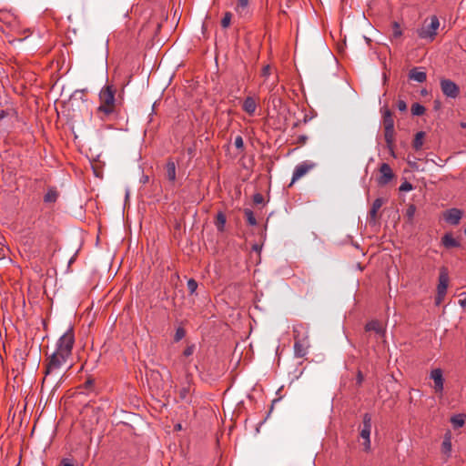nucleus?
Masks as SVG:
<instances>
[{
	"label": "nucleus",
	"instance_id": "9",
	"mask_svg": "<svg viewBox=\"0 0 466 466\" xmlns=\"http://www.w3.org/2000/svg\"><path fill=\"white\" fill-rule=\"evenodd\" d=\"M316 164L311 161H303L297 165L294 168L290 186L297 180L304 177L309 171L313 169Z\"/></svg>",
	"mask_w": 466,
	"mask_h": 466
},
{
	"label": "nucleus",
	"instance_id": "29",
	"mask_svg": "<svg viewBox=\"0 0 466 466\" xmlns=\"http://www.w3.org/2000/svg\"><path fill=\"white\" fill-rule=\"evenodd\" d=\"M232 15L229 12H226L222 20H221V26L223 28H227L229 26L231 22Z\"/></svg>",
	"mask_w": 466,
	"mask_h": 466
},
{
	"label": "nucleus",
	"instance_id": "2",
	"mask_svg": "<svg viewBox=\"0 0 466 466\" xmlns=\"http://www.w3.org/2000/svg\"><path fill=\"white\" fill-rule=\"evenodd\" d=\"M116 88L106 85L98 94L99 105L96 115L102 121H109L117 117L118 107L116 100Z\"/></svg>",
	"mask_w": 466,
	"mask_h": 466
},
{
	"label": "nucleus",
	"instance_id": "1",
	"mask_svg": "<svg viewBox=\"0 0 466 466\" xmlns=\"http://www.w3.org/2000/svg\"><path fill=\"white\" fill-rule=\"evenodd\" d=\"M75 334L70 327L57 340L55 351L46 360V377L57 374L72 356Z\"/></svg>",
	"mask_w": 466,
	"mask_h": 466
},
{
	"label": "nucleus",
	"instance_id": "15",
	"mask_svg": "<svg viewBox=\"0 0 466 466\" xmlns=\"http://www.w3.org/2000/svg\"><path fill=\"white\" fill-rule=\"evenodd\" d=\"M384 201L382 198H376L374 200V202L372 203V206H371V208L369 212V218H368V221L370 224H372V225H375L377 223V219H378V211L380 210V208L382 207Z\"/></svg>",
	"mask_w": 466,
	"mask_h": 466
},
{
	"label": "nucleus",
	"instance_id": "26",
	"mask_svg": "<svg viewBox=\"0 0 466 466\" xmlns=\"http://www.w3.org/2000/svg\"><path fill=\"white\" fill-rule=\"evenodd\" d=\"M410 110L413 116H421L425 113V107L419 103H414Z\"/></svg>",
	"mask_w": 466,
	"mask_h": 466
},
{
	"label": "nucleus",
	"instance_id": "35",
	"mask_svg": "<svg viewBox=\"0 0 466 466\" xmlns=\"http://www.w3.org/2000/svg\"><path fill=\"white\" fill-rule=\"evenodd\" d=\"M277 83L278 77L275 76V78L270 83H267V80H265L263 84L266 85L268 91L271 92L276 87Z\"/></svg>",
	"mask_w": 466,
	"mask_h": 466
},
{
	"label": "nucleus",
	"instance_id": "25",
	"mask_svg": "<svg viewBox=\"0 0 466 466\" xmlns=\"http://www.w3.org/2000/svg\"><path fill=\"white\" fill-rule=\"evenodd\" d=\"M244 215H245V218L247 219V222L250 225V226H255L257 225V219L254 216V213L252 210L247 208L244 210Z\"/></svg>",
	"mask_w": 466,
	"mask_h": 466
},
{
	"label": "nucleus",
	"instance_id": "27",
	"mask_svg": "<svg viewBox=\"0 0 466 466\" xmlns=\"http://www.w3.org/2000/svg\"><path fill=\"white\" fill-rule=\"evenodd\" d=\"M226 224V217L222 213H218L217 216L216 226L219 231L224 229Z\"/></svg>",
	"mask_w": 466,
	"mask_h": 466
},
{
	"label": "nucleus",
	"instance_id": "10",
	"mask_svg": "<svg viewBox=\"0 0 466 466\" xmlns=\"http://www.w3.org/2000/svg\"><path fill=\"white\" fill-rule=\"evenodd\" d=\"M380 176L378 178L380 185H387L394 177L391 167L387 163H382L380 167Z\"/></svg>",
	"mask_w": 466,
	"mask_h": 466
},
{
	"label": "nucleus",
	"instance_id": "40",
	"mask_svg": "<svg viewBox=\"0 0 466 466\" xmlns=\"http://www.w3.org/2000/svg\"><path fill=\"white\" fill-rule=\"evenodd\" d=\"M415 211H416V208L414 205H410L408 208H407V212H406V215L407 217L411 219L415 214Z\"/></svg>",
	"mask_w": 466,
	"mask_h": 466
},
{
	"label": "nucleus",
	"instance_id": "45",
	"mask_svg": "<svg viewBox=\"0 0 466 466\" xmlns=\"http://www.w3.org/2000/svg\"><path fill=\"white\" fill-rule=\"evenodd\" d=\"M61 466H75L68 459H63L61 461Z\"/></svg>",
	"mask_w": 466,
	"mask_h": 466
},
{
	"label": "nucleus",
	"instance_id": "34",
	"mask_svg": "<svg viewBox=\"0 0 466 466\" xmlns=\"http://www.w3.org/2000/svg\"><path fill=\"white\" fill-rule=\"evenodd\" d=\"M417 160H418V158H417V157H412V159H411V158H410V157L409 156V157H408V164H409V166H410L412 169H416V170H418V169H419V166H418Z\"/></svg>",
	"mask_w": 466,
	"mask_h": 466
},
{
	"label": "nucleus",
	"instance_id": "41",
	"mask_svg": "<svg viewBox=\"0 0 466 466\" xmlns=\"http://www.w3.org/2000/svg\"><path fill=\"white\" fill-rule=\"evenodd\" d=\"M188 394H189V388L184 387L180 390L179 396L182 400H187Z\"/></svg>",
	"mask_w": 466,
	"mask_h": 466
},
{
	"label": "nucleus",
	"instance_id": "44",
	"mask_svg": "<svg viewBox=\"0 0 466 466\" xmlns=\"http://www.w3.org/2000/svg\"><path fill=\"white\" fill-rule=\"evenodd\" d=\"M94 385V380L93 379H88L85 383H84V387L86 389H91Z\"/></svg>",
	"mask_w": 466,
	"mask_h": 466
},
{
	"label": "nucleus",
	"instance_id": "21",
	"mask_svg": "<svg viewBox=\"0 0 466 466\" xmlns=\"http://www.w3.org/2000/svg\"><path fill=\"white\" fill-rule=\"evenodd\" d=\"M425 133L423 131H420L415 135V137L413 139L412 146L415 150H420L423 145V138H424Z\"/></svg>",
	"mask_w": 466,
	"mask_h": 466
},
{
	"label": "nucleus",
	"instance_id": "11",
	"mask_svg": "<svg viewBox=\"0 0 466 466\" xmlns=\"http://www.w3.org/2000/svg\"><path fill=\"white\" fill-rule=\"evenodd\" d=\"M431 378L434 381V390L436 393H442L443 391V384L444 380L442 376V371L441 369H435L431 372Z\"/></svg>",
	"mask_w": 466,
	"mask_h": 466
},
{
	"label": "nucleus",
	"instance_id": "23",
	"mask_svg": "<svg viewBox=\"0 0 466 466\" xmlns=\"http://www.w3.org/2000/svg\"><path fill=\"white\" fill-rule=\"evenodd\" d=\"M58 194L55 189H49L44 196V201L46 203H53L57 199Z\"/></svg>",
	"mask_w": 466,
	"mask_h": 466
},
{
	"label": "nucleus",
	"instance_id": "12",
	"mask_svg": "<svg viewBox=\"0 0 466 466\" xmlns=\"http://www.w3.org/2000/svg\"><path fill=\"white\" fill-rule=\"evenodd\" d=\"M365 330L368 332H375L379 339H384L386 333L385 328L379 320H371L368 322L365 326Z\"/></svg>",
	"mask_w": 466,
	"mask_h": 466
},
{
	"label": "nucleus",
	"instance_id": "14",
	"mask_svg": "<svg viewBox=\"0 0 466 466\" xmlns=\"http://www.w3.org/2000/svg\"><path fill=\"white\" fill-rule=\"evenodd\" d=\"M235 11L240 17L250 16L249 0H237Z\"/></svg>",
	"mask_w": 466,
	"mask_h": 466
},
{
	"label": "nucleus",
	"instance_id": "30",
	"mask_svg": "<svg viewBox=\"0 0 466 466\" xmlns=\"http://www.w3.org/2000/svg\"><path fill=\"white\" fill-rule=\"evenodd\" d=\"M187 289L189 294H194L198 289V282L194 279H190L187 280Z\"/></svg>",
	"mask_w": 466,
	"mask_h": 466
},
{
	"label": "nucleus",
	"instance_id": "31",
	"mask_svg": "<svg viewBox=\"0 0 466 466\" xmlns=\"http://www.w3.org/2000/svg\"><path fill=\"white\" fill-rule=\"evenodd\" d=\"M1 25L4 26V25L11 24L10 18L12 15L9 13L4 12L1 10Z\"/></svg>",
	"mask_w": 466,
	"mask_h": 466
},
{
	"label": "nucleus",
	"instance_id": "42",
	"mask_svg": "<svg viewBox=\"0 0 466 466\" xmlns=\"http://www.w3.org/2000/svg\"><path fill=\"white\" fill-rule=\"evenodd\" d=\"M270 72H271V68L270 66L268 65V66H265L263 68H262V76H264L266 79L269 77L270 76Z\"/></svg>",
	"mask_w": 466,
	"mask_h": 466
},
{
	"label": "nucleus",
	"instance_id": "28",
	"mask_svg": "<svg viewBox=\"0 0 466 466\" xmlns=\"http://www.w3.org/2000/svg\"><path fill=\"white\" fill-rule=\"evenodd\" d=\"M402 35V30L400 28V25L398 22L392 23V36L394 38H399Z\"/></svg>",
	"mask_w": 466,
	"mask_h": 466
},
{
	"label": "nucleus",
	"instance_id": "32",
	"mask_svg": "<svg viewBox=\"0 0 466 466\" xmlns=\"http://www.w3.org/2000/svg\"><path fill=\"white\" fill-rule=\"evenodd\" d=\"M186 335V331L183 328H177L175 333L174 340L176 342L181 340Z\"/></svg>",
	"mask_w": 466,
	"mask_h": 466
},
{
	"label": "nucleus",
	"instance_id": "16",
	"mask_svg": "<svg viewBox=\"0 0 466 466\" xmlns=\"http://www.w3.org/2000/svg\"><path fill=\"white\" fill-rule=\"evenodd\" d=\"M242 108L249 116H253L257 109V102L252 96H248L243 102Z\"/></svg>",
	"mask_w": 466,
	"mask_h": 466
},
{
	"label": "nucleus",
	"instance_id": "48",
	"mask_svg": "<svg viewBox=\"0 0 466 466\" xmlns=\"http://www.w3.org/2000/svg\"><path fill=\"white\" fill-rule=\"evenodd\" d=\"M175 429L176 430H181V425L180 424L176 425Z\"/></svg>",
	"mask_w": 466,
	"mask_h": 466
},
{
	"label": "nucleus",
	"instance_id": "8",
	"mask_svg": "<svg viewBox=\"0 0 466 466\" xmlns=\"http://www.w3.org/2000/svg\"><path fill=\"white\" fill-rule=\"evenodd\" d=\"M440 85L443 95L447 97L455 98L458 96L460 88L453 81L447 78H441Z\"/></svg>",
	"mask_w": 466,
	"mask_h": 466
},
{
	"label": "nucleus",
	"instance_id": "3",
	"mask_svg": "<svg viewBox=\"0 0 466 466\" xmlns=\"http://www.w3.org/2000/svg\"><path fill=\"white\" fill-rule=\"evenodd\" d=\"M294 355L296 358H303L309 352V327L304 323L293 326Z\"/></svg>",
	"mask_w": 466,
	"mask_h": 466
},
{
	"label": "nucleus",
	"instance_id": "6",
	"mask_svg": "<svg viewBox=\"0 0 466 466\" xmlns=\"http://www.w3.org/2000/svg\"><path fill=\"white\" fill-rule=\"evenodd\" d=\"M449 284V275L445 268H441L439 275V284L437 287V295L435 297V304L439 306L447 293Z\"/></svg>",
	"mask_w": 466,
	"mask_h": 466
},
{
	"label": "nucleus",
	"instance_id": "19",
	"mask_svg": "<svg viewBox=\"0 0 466 466\" xmlns=\"http://www.w3.org/2000/svg\"><path fill=\"white\" fill-rule=\"evenodd\" d=\"M409 78L419 83H423L426 81L427 75L424 71H420L418 68H413L409 73Z\"/></svg>",
	"mask_w": 466,
	"mask_h": 466
},
{
	"label": "nucleus",
	"instance_id": "4",
	"mask_svg": "<svg viewBox=\"0 0 466 466\" xmlns=\"http://www.w3.org/2000/svg\"><path fill=\"white\" fill-rule=\"evenodd\" d=\"M383 113V127H384V138L387 144V147L393 155V143H394V119L391 111L384 106L382 108Z\"/></svg>",
	"mask_w": 466,
	"mask_h": 466
},
{
	"label": "nucleus",
	"instance_id": "46",
	"mask_svg": "<svg viewBox=\"0 0 466 466\" xmlns=\"http://www.w3.org/2000/svg\"><path fill=\"white\" fill-rule=\"evenodd\" d=\"M307 139H308V137L306 136H299L298 137V143L303 145L306 143Z\"/></svg>",
	"mask_w": 466,
	"mask_h": 466
},
{
	"label": "nucleus",
	"instance_id": "18",
	"mask_svg": "<svg viewBox=\"0 0 466 466\" xmlns=\"http://www.w3.org/2000/svg\"><path fill=\"white\" fill-rule=\"evenodd\" d=\"M442 245L447 248L460 247V242L451 233H446L441 238Z\"/></svg>",
	"mask_w": 466,
	"mask_h": 466
},
{
	"label": "nucleus",
	"instance_id": "47",
	"mask_svg": "<svg viewBox=\"0 0 466 466\" xmlns=\"http://www.w3.org/2000/svg\"><path fill=\"white\" fill-rule=\"evenodd\" d=\"M253 249H254L255 251H257V252H259V251H260V249H261V248H259L258 245H254V246H253Z\"/></svg>",
	"mask_w": 466,
	"mask_h": 466
},
{
	"label": "nucleus",
	"instance_id": "20",
	"mask_svg": "<svg viewBox=\"0 0 466 466\" xmlns=\"http://www.w3.org/2000/svg\"><path fill=\"white\" fill-rule=\"evenodd\" d=\"M167 178L174 182L176 180V165L173 161H168L166 165Z\"/></svg>",
	"mask_w": 466,
	"mask_h": 466
},
{
	"label": "nucleus",
	"instance_id": "13",
	"mask_svg": "<svg viewBox=\"0 0 466 466\" xmlns=\"http://www.w3.org/2000/svg\"><path fill=\"white\" fill-rule=\"evenodd\" d=\"M461 217L462 212L458 208L448 209L443 215L445 221L451 225L459 224L460 220L461 219Z\"/></svg>",
	"mask_w": 466,
	"mask_h": 466
},
{
	"label": "nucleus",
	"instance_id": "39",
	"mask_svg": "<svg viewBox=\"0 0 466 466\" xmlns=\"http://www.w3.org/2000/svg\"><path fill=\"white\" fill-rule=\"evenodd\" d=\"M253 202L257 205L264 202V197L260 193H257L253 196Z\"/></svg>",
	"mask_w": 466,
	"mask_h": 466
},
{
	"label": "nucleus",
	"instance_id": "24",
	"mask_svg": "<svg viewBox=\"0 0 466 466\" xmlns=\"http://www.w3.org/2000/svg\"><path fill=\"white\" fill-rule=\"evenodd\" d=\"M6 117H8L10 119L16 118L15 110L13 108H7L5 110H1L0 111V120H4Z\"/></svg>",
	"mask_w": 466,
	"mask_h": 466
},
{
	"label": "nucleus",
	"instance_id": "36",
	"mask_svg": "<svg viewBox=\"0 0 466 466\" xmlns=\"http://www.w3.org/2000/svg\"><path fill=\"white\" fill-rule=\"evenodd\" d=\"M396 106L400 112H405L407 110V104L404 100H398Z\"/></svg>",
	"mask_w": 466,
	"mask_h": 466
},
{
	"label": "nucleus",
	"instance_id": "5",
	"mask_svg": "<svg viewBox=\"0 0 466 466\" xmlns=\"http://www.w3.org/2000/svg\"><path fill=\"white\" fill-rule=\"evenodd\" d=\"M440 27V21L436 15H432L431 17V21L429 24L426 22L424 25L418 29L417 33L420 38L421 39H429L432 41L437 35V30Z\"/></svg>",
	"mask_w": 466,
	"mask_h": 466
},
{
	"label": "nucleus",
	"instance_id": "22",
	"mask_svg": "<svg viewBox=\"0 0 466 466\" xmlns=\"http://www.w3.org/2000/svg\"><path fill=\"white\" fill-rule=\"evenodd\" d=\"M451 422L454 428H461L464 425L465 415L464 414L454 415L451 418Z\"/></svg>",
	"mask_w": 466,
	"mask_h": 466
},
{
	"label": "nucleus",
	"instance_id": "33",
	"mask_svg": "<svg viewBox=\"0 0 466 466\" xmlns=\"http://www.w3.org/2000/svg\"><path fill=\"white\" fill-rule=\"evenodd\" d=\"M412 189H413V187H412L411 183H410L409 181H404L400 186V191L408 192Z\"/></svg>",
	"mask_w": 466,
	"mask_h": 466
},
{
	"label": "nucleus",
	"instance_id": "7",
	"mask_svg": "<svg viewBox=\"0 0 466 466\" xmlns=\"http://www.w3.org/2000/svg\"><path fill=\"white\" fill-rule=\"evenodd\" d=\"M371 415L365 413L362 420V428L360 430V437L364 440L363 446L366 451L370 450V431H371Z\"/></svg>",
	"mask_w": 466,
	"mask_h": 466
},
{
	"label": "nucleus",
	"instance_id": "43",
	"mask_svg": "<svg viewBox=\"0 0 466 466\" xmlns=\"http://www.w3.org/2000/svg\"><path fill=\"white\" fill-rule=\"evenodd\" d=\"M461 298L459 299V304L462 308H466V293H462Z\"/></svg>",
	"mask_w": 466,
	"mask_h": 466
},
{
	"label": "nucleus",
	"instance_id": "37",
	"mask_svg": "<svg viewBox=\"0 0 466 466\" xmlns=\"http://www.w3.org/2000/svg\"><path fill=\"white\" fill-rule=\"evenodd\" d=\"M194 351H195V345H194V344H191V345H188V346L185 349V350H184L183 354H184V356H186V357H189V356H191V355L194 353Z\"/></svg>",
	"mask_w": 466,
	"mask_h": 466
},
{
	"label": "nucleus",
	"instance_id": "17",
	"mask_svg": "<svg viewBox=\"0 0 466 466\" xmlns=\"http://www.w3.org/2000/svg\"><path fill=\"white\" fill-rule=\"evenodd\" d=\"M441 451L447 456L451 457V433L450 431L444 434L443 441L441 444Z\"/></svg>",
	"mask_w": 466,
	"mask_h": 466
},
{
	"label": "nucleus",
	"instance_id": "38",
	"mask_svg": "<svg viewBox=\"0 0 466 466\" xmlns=\"http://www.w3.org/2000/svg\"><path fill=\"white\" fill-rule=\"evenodd\" d=\"M234 145H235V147H236L237 148H238V149L243 148V147H244V142H243V138H242V137L238 136V137L235 138Z\"/></svg>",
	"mask_w": 466,
	"mask_h": 466
}]
</instances>
